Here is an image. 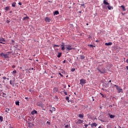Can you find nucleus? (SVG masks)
<instances>
[{"label":"nucleus","mask_w":128,"mask_h":128,"mask_svg":"<svg viewBox=\"0 0 128 128\" xmlns=\"http://www.w3.org/2000/svg\"><path fill=\"white\" fill-rule=\"evenodd\" d=\"M110 118H114V115H110Z\"/></svg>","instance_id":"nucleus-28"},{"label":"nucleus","mask_w":128,"mask_h":128,"mask_svg":"<svg viewBox=\"0 0 128 128\" xmlns=\"http://www.w3.org/2000/svg\"><path fill=\"white\" fill-rule=\"evenodd\" d=\"M68 125H66V128H68Z\"/></svg>","instance_id":"nucleus-50"},{"label":"nucleus","mask_w":128,"mask_h":128,"mask_svg":"<svg viewBox=\"0 0 128 128\" xmlns=\"http://www.w3.org/2000/svg\"><path fill=\"white\" fill-rule=\"evenodd\" d=\"M0 121L4 122V117L0 116Z\"/></svg>","instance_id":"nucleus-22"},{"label":"nucleus","mask_w":128,"mask_h":128,"mask_svg":"<svg viewBox=\"0 0 128 128\" xmlns=\"http://www.w3.org/2000/svg\"><path fill=\"white\" fill-rule=\"evenodd\" d=\"M0 40H2V39H1V38H0Z\"/></svg>","instance_id":"nucleus-63"},{"label":"nucleus","mask_w":128,"mask_h":128,"mask_svg":"<svg viewBox=\"0 0 128 128\" xmlns=\"http://www.w3.org/2000/svg\"><path fill=\"white\" fill-rule=\"evenodd\" d=\"M126 70H128V66H126Z\"/></svg>","instance_id":"nucleus-48"},{"label":"nucleus","mask_w":128,"mask_h":128,"mask_svg":"<svg viewBox=\"0 0 128 128\" xmlns=\"http://www.w3.org/2000/svg\"><path fill=\"white\" fill-rule=\"evenodd\" d=\"M12 68H16V66L13 65V66H12Z\"/></svg>","instance_id":"nucleus-45"},{"label":"nucleus","mask_w":128,"mask_h":128,"mask_svg":"<svg viewBox=\"0 0 128 128\" xmlns=\"http://www.w3.org/2000/svg\"><path fill=\"white\" fill-rule=\"evenodd\" d=\"M12 6H13V8H16V2L12 4Z\"/></svg>","instance_id":"nucleus-26"},{"label":"nucleus","mask_w":128,"mask_h":128,"mask_svg":"<svg viewBox=\"0 0 128 128\" xmlns=\"http://www.w3.org/2000/svg\"><path fill=\"white\" fill-rule=\"evenodd\" d=\"M8 54H10V52H8Z\"/></svg>","instance_id":"nucleus-62"},{"label":"nucleus","mask_w":128,"mask_h":128,"mask_svg":"<svg viewBox=\"0 0 128 128\" xmlns=\"http://www.w3.org/2000/svg\"><path fill=\"white\" fill-rule=\"evenodd\" d=\"M6 80H10V78H6Z\"/></svg>","instance_id":"nucleus-54"},{"label":"nucleus","mask_w":128,"mask_h":128,"mask_svg":"<svg viewBox=\"0 0 128 128\" xmlns=\"http://www.w3.org/2000/svg\"><path fill=\"white\" fill-rule=\"evenodd\" d=\"M98 42V40H96V42Z\"/></svg>","instance_id":"nucleus-58"},{"label":"nucleus","mask_w":128,"mask_h":128,"mask_svg":"<svg viewBox=\"0 0 128 128\" xmlns=\"http://www.w3.org/2000/svg\"><path fill=\"white\" fill-rule=\"evenodd\" d=\"M63 62H64V64H66V60H64L63 61Z\"/></svg>","instance_id":"nucleus-43"},{"label":"nucleus","mask_w":128,"mask_h":128,"mask_svg":"<svg viewBox=\"0 0 128 128\" xmlns=\"http://www.w3.org/2000/svg\"><path fill=\"white\" fill-rule=\"evenodd\" d=\"M74 94H76V92H74Z\"/></svg>","instance_id":"nucleus-61"},{"label":"nucleus","mask_w":128,"mask_h":128,"mask_svg":"<svg viewBox=\"0 0 128 128\" xmlns=\"http://www.w3.org/2000/svg\"><path fill=\"white\" fill-rule=\"evenodd\" d=\"M58 74H60V76H62V78H63V77H64V75H62V73L59 72V73H58Z\"/></svg>","instance_id":"nucleus-30"},{"label":"nucleus","mask_w":128,"mask_h":128,"mask_svg":"<svg viewBox=\"0 0 128 128\" xmlns=\"http://www.w3.org/2000/svg\"><path fill=\"white\" fill-rule=\"evenodd\" d=\"M112 42H109L108 43H105V46H112Z\"/></svg>","instance_id":"nucleus-15"},{"label":"nucleus","mask_w":128,"mask_h":128,"mask_svg":"<svg viewBox=\"0 0 128 128\" xmlns=\"http://www.w3.org/2000/svg\"><path fill=\"white\" fill-rule=\"evenodd\" d=\"M80 58L81 60H84V58H86V57L84 56H80Z\"/></svg>","instance_id":"nucleus-19"},{"label":"nucleus","mask_w":128,"mask_h":128,"mask_svg":"<svg viewBox=\"0 0 128 128\" xmlns=\"http://www.w3.org/2000/svg\"><path fill=\"white\" fill-rule=\"evenodd\" d=\"M31 70H34V68H31Z\"/></svg>","instance_id":"nucleus-56"},{"label":"nucleus","mask_w":128,"mask_h":128,"mask_svg":"<svg viewBox=\"0 0 128 128\" xmlns=\"http://www.w3.org/2000/svg\"><path fill=\"white\" fill-rule=\"evenodd\" d=\"M50 112H56V108L53 107V108H50Z\"/></svg>","instance_id":"nucleus-11"},{"label":"nucleus","mask_w":128,"mask_h":128,"mask_svg":"<svg viewBox=\"0 0 128 128\" xmlns=\"http://www.w3.org/2000/svg\"><path fill=\"white\" fill-rule=\"evenodd\" d=\"M10 84H12V86H14V83L12 81V80H10Z\"/></svg>","instance_id":"nucleus-21"},{"label":"nucleus","mask_w":128,"mask_h":128,"mask_svg":"<svg viewBox=\"0 0 128 128\" xmlns=\"http://www.w3.org/2000/svg\"><path fill=\"white\" fill-rule=\"evenodd\" d=\"M82 6H84V8H86V6H84V4H81Z\"/></svg>","instance_id":"nucleus-36"},{"label":"nucleus","mask_w":128,"mask_h":128,"mask_svg":"<svg viewBox=\"0 0 128 128\" xmlns=\"http://www.w3.org/2000/svg\"><path fill=\"white\" fill-rule=\"evenodd\" d=\"M86 84V80L84 79H81L80 80V84H82V86H84Z\"/></svg>","instance_id":"nucleus-5"},{"label":"nucleus","mask_w":128,"mask_h":128,"mask_svg":"<svg viewBox=\"0 0 128 128\" xmlns=\"http://www.w3.org/2000/svg\"><path fill=\"white\" fill-rule=\"evenodd\" d=\"M114 86H116V90H118V94H120V92H122V89L120 88L118 86L116 85H114Z\"/></svg>","instance_id":"nucleus-4"},{"label":"nucleus","mask_w":128,"mask_h":128,"mask_svg":"<svg viewBox=\"0 0 128 128\" xmlns=\"http://www.w3.org/2000/svg\"><path fill=\"white\" fill-rule=\"evenodd\" d=\"M10 8H8V6H6L5 8V10H8V9Z\"/></svg>","instance_id":"nucleus-29"},{"label":"nucleus","mask_w":128,"mask_h":128,"mask_svg":"<svg viewBox=\"0 0 128 128\" xmlns=\"http://www.w3.org/2000/svg\"><path fill=\"white\" fill-rule=\"evenodd\" d=\"M64 92L66 96H68V92H66V91H64Z\"/></svg>","instance_id":"nucleus-34"},{"label":"nucleus","mask_w":128,"mask_h":128,"mask_svg":"<svg viewBox=\"0 0 128 128\" xmlns=\"http://www.w3.org/2000/svg\"><path fill=\"white\" fill-rule=\"evenodd\" d=\"M50 78H54V77L52 76Z\"/></svg>","instance_id":"nucleus-57"},{"label":"nucleus","mask_w":128,"mask_h":128,"mask_svg":"<svg viewBox=\"0 0 128 128\" xmlns=\"http://www.w3.org/2000/svg\"><path fill=\"white\" fill-rule=\"evenodd\" d=\"M66 100H70V97H68V96H66Z\"/></svg>","instance_id":"nucleus-33"},{"label":"nucleus","mask_w":128,"mask_h":128,"mask_svg":"<svg viewBox=\"0 0 128 128\" xmlns=\"http://www.w3.org/2000/svg\"><path fill=\"white\" fill-rule=\"evenodd\" d=\"M109 82H112V80H110Z\"/></svg>","instance_id":"nucleus-51"},{"label":"nucleus","mask_w":128,"mask_h":128,"mask_svg":"<svg viewBox=\"0 0 128 128\" xmlns=\"http://www.w3.org/2000/svg\"><path fill=\"white\" fill-rule=\"evenodd\" d=\"M98 70L100 72L101 74H106V72H108V70L106 69L105 68H98Z\"/></svg>","instance_id":"nucleus-1"},{"label":"nucleus","mask_w":128,"mask_h":128,"mask_svg":"<svg viewBox=\"0 0 128 128\" xmlns=\"http://www.w3.org/2000/svg\"><path fill=\"white\" fill-rule=\"evenodd\" d=\"M103 2L104 4H106V6H108L110 4V3L108 2L106 0H104Z\"/></svg>","instance_id":"nucleus-10"},{"label":"nucleus","mask_w":128,"mask_h":128,"mask_svg":"<svg viewBox=\"0 0 128 128\" xmlns=\"http://www.w3.org/2000/svg\"><path fill=\"white\" fill-rule=\"evenodd\" d=\"M74 70H76V69L74 68H72V70H71V72H74Z\"/></svg>","instance_id":"nucleus-32"},{"label":"nucleus","mask_w":128,"mask_h":128,"mask_svg":"<svg viewBox=\"0 0 128 128\" xmlns=\"http://www.w3.org/2000/svg\"><path fill=\"white\" fill-rule=\"evenodd\" d=\"M39 106H42V104H40L39 105Z\"/></svg>","instance_id":"nucleus-47"},{"label":"nucleus","mask_w":128,"mask_h":128,"mask_svg":"<svg viewBox=\"0 0 128 128\" xmlns=\"http://www.w3.org/2000/svg\"><path fill=\"white\" fill-rule=\"evenodd\" d=\"M79 12H80V14H81V13H82V12L80 11Z\"/></svg>","instance_id":"nucleus-55"},{"label":"nucleus","mask_w":128,"mask_h":128,"mask_svg":"<svg viewBox=\"0 0 128 128\" xmlns=\"http://www.w3.org/2000/svg\"><path fill=\"white\" fill-rule=\"evenodd\" d=\"M98 126V124H96V123H93L92 124H91V128H94V126Z\"/></svg>","instance_id":"nucleus-9"},{"label":"nucleus","mask_w":128,"mask_h":128,"mask_svg":"<svg viewBox=\"0 0 128 128\" xmlns=\"http://www.w3.org/2000/svg\"><path fill=\"white\" fill-rule=\"evenodd\" d=\"M88 124V126L90 125V123H89V124Z\"/></svg>","instance_id":"nucleus-59"},{"label":"nucleus","mask_w":128,"mask_h":128,"mask_svg":"<svg viewBox=\"0 0 128 128\" xmlns=\"http://www.w3.org/2000/svg\"><path fill=\"white\" fill-rule=\"evenodd\" d=\"M12 74H13V76H16V70H14L13 72H12Z\"/></svg>","instance_id":"nucleus-8"},{"label":"nucleus","mask_w":128,"mask_h":128,"mask_svg":"<svg viewBox=\"0 0 128 128\" xmlns=\"http://www.w3.org/2000/svg\"><path fill=\"white\" fill-rule=\"evenodd\" d=\"M86 26H88V24L87 23V24H86Z\"/></svg>","instance_id":"nucleus-60"},{"label":"nucleus","mask_w":128,"mask_h":128,"mask_svg":"<svg viewBox=\"0 0 128 128\" xmlns=\"http://www.w3.org/2000/svg\"><path fill=\"white\" fill-rule=\"evenodd\" d=\"M28 18H28V16H26L23 18V20H25L28 19Z\"/></svg>","instance_id":"nucleus-25"},{"label":"nucleus","mask_w":128,"mask_h":128,"mask_svg":"<svg viewBox=\"0 0 128 128\" xmlns=\"http://www.w3.org/2000/svg\"><path fill=\"white\" fill-rule=\"evenodd\" d=\"M68 88H70V85L68 86Z\"/></svg>","instance_id":"nucleus-52"},{"label":"nucleus","mask_w":128,"mask_h":128,"mask_svg":"<svg viewBox=\"0 0 128 128\" xmlns=\"http://www.w3.org/2000/svg\"><path fill=\"white\" fill-rule=\"evenodd\" d=\"M58 14H60V12H58V10H56L54 12V16H58Z\"/></svg>","instance_id":"nucleus-14"},{"label":"nucleus","mask_w":128,"mask_h":128,"mask_svg":"<svg viewBox=\"0 0 128 128\" xmlns=\"http://www.w3.org/2000/svg\"><path fill=\"white\" fill-rule=\"evenodd\" d=\"M1 40H2V42H6V40H4V38L1 39Z\"/></svg>","instance_id":"nucleus-40"},{"label":"nucleus","mask_w":128,"mask_h":128,"mask_svg":"<svg viewBox=\"0 0 128 128\" xmlns=\"http://www.w3.org/2000/svg\"><path fill=\"white\" fill-rule=\"evenodd\" d=\"M66 48L67 50H72L74 48H72L70 45H67Z\"/></svg>","instance_id":"nucleus-6"},{"label":"nucleus","mask_w":128,"mask_h":128,"mask_svg":"<svg viewBox=\"0 0 128 128\" xmlns=\"http://www.w3.org/2000/svg\"><path fill=\"white\" fill-rule=\"evenodd\" d=\"M10 112V108H6V112Z\"/></svg>","instance_id":"nucleus-27"},{"label":"nucleus","mask_w":128,"mask_h":128,"mask_svg":"<svg viewBox=\"0 0 128 128\" xmlns=\"http://www.w3.org/2000/svg\"><path fill=\"white\" fill-rule=\"evenodd\" d=\"M84 126H85V128H88V124H85Z\"/></svg>","instance_id":"nucleus-35"},{"label":"nucleus","mask_w":128,"mask_h":128,"mask_svg":"<svg viewBox=\"0 0 128 128\" xmlns=\"http://www.w3.org/2000/svg\"><path fill=\"white\" fill-rule=\"evenodd\" d=\"M3 80H6V76H3L2 77Z\"/></svg>","instance_id":"nucleus-37"},{"label":"nucleus","mask_w":128,"mask_h":128,"mask_svg":"<svg viewBox=\"0 0 128 128\" xmlns=\"http://www.w3.org/2000/svg\"><path fill=\"white\" fill-rule=\"evenodd\" d=\"M82 122H84V120H76L75 121L76 124H82Z\"/></svg>","instance_id":"nucleus-3"},{"label":"nucleus","mask_w":128,"mask_h":128,"mask_svg":"<svg viewBox=\"0 0 128 128\" xmlns=\"http://www.w3.org/2000/svg\"><path fill=\"white\" fill-rule=\"evenodd\" d=\"M44 20L46 22H50V20H50V18L48 17H46L44 18Z\"/></svg>","instance_id":"nucleus-7"},{"label":"nucleus","mask_w":128,"mask_h":128,"mask_svg":"<svg viewBox=\"0 0 128 128\" xmlns=\"http://www.w3.org/2000/svg\"><path fill=\"white\" fill-rule=\"evenodd\" d=\"M0 56L4 58H10V55L8 54H4L3 52L0 54Z\"/></svg>","instance_id":"nucleus-2"},{"label":"nucleus","mask_w":128,"mask_h":128,"mask_svg":"<svg viewBox=\"0 0 128 128\" xmlns=\"http://www.w3.org/2000/svg\"><path fill=\"white\" fill-rule=\"evenodd\" d=\"M37 113H38V112H36V110H34L31 112V114L34 115V114H37Z\"/></svg>","instance_id":"nucleus-12"},{"label":"nucleus","mask_w":128,"mask_h":128,"mask_svg":"<svg viewBox=\"0 0 128 128\" xmlns=\"http://www.w3.org/2000/svg\"><path fill=\"white\" fill-rule=\"evenodd\" d=\"M28 92H32V90H28Z\"/></svg>","instance_id":"nucleus-53"},{"label":"nucleus","mask_w":128,"mask_h":128,"mask_svg":"<svg viewBox=\"0 0 128 128\" xmlns=\"http://www.w3.org/2000/svg\"><path fill=\"white\" fill-rule=\"evenodd\" d=\"M61 72L62 74H64V72H64V70H61Z\"/></svg>","instance_id":"nucleus-31"},{"label":"nucleus","mask_w":128,"mask_h":128,"mask_svg":"<svg viewBox=\"0 0 128 128\" xmlns=\"http://www.w3.org/2000/svg\"><path fill=\"white\" fill-rule=\"evenodd\" d=\"M18 4H19V6H22V2H19L18 3Z\"/></svg>","instance_id":"nucleus-42"},{"label":"nucleus","mask_w":128,"mask_h":128,"mask_svg":"<svg viewBox=\"0 0 128 128\" xmlns=\"http://www.w3.org/2000/svg\"><path fill=\"white\" fill-rule=\"evenodd\" d=\"M16 106H20V101L18 100L16 102Z\"/></svg>","instance_id":"nucleus-23"},{"label":"nucleus","mask_w":128,"mask_h":128,"mask_svg":"<svg viewBox=\"0 0 128 128\" xmlns=\"http://www.w3.org/2000/svg\"><path fill=\"white\" fill-rule=\"evenodd\" d=\"M54 48L56 47V46L58 47V46H60L56 45V44H54Z\"/></svg>","instance_id":"nucleus-39"},{"label":"nucleus","mask_w":128,"mask_h":128,"mask_svg":"<svg viewBox=\"0 0 128 128\" xmlns=\"http://www.w3.org/2000/svg\"><path fill=\"white\" fill-rule=\"evenodd\" d=\"M121 8H122L124 12H126V8H124V6L122 5V6H121Z\"/></svg>","instance_id":"nucleus-20"},{"label":"nucleus","mask_w":128,"mask_h":128,"mask_svg":"<svg viewBox=\"0 0 128 128\" xmlns=\"http://www.w3.org/2000/svg\"><path fill=\"white\" fill-rule=\"evenodd\" d=\"M26 100H28V97H26Z\"/></svg>","instance_id":"nucleus-49"},{"label":"nucleus","mask_w":128,"mask_h":128,"mask_svg":"<svg viewBox=\"0 0 128 128\" xmlns=\"http://www.w3.org/2000/svg\"><path fill=\"white\" fill-rule=\"evenodd\" d=\"M0 44H4V42L0 41Z\"/></svg>","instance_id":"nucleus-44"},{"label":"nucleus","mask_w":128,"mask_h":128,"mask_svg":"<svg viewBox=\"0 0 128 128\" xmlns=\"http://www.w3.org/2000/svg\"><path fill=\"white\" fill-rule=\"evenodd\" d=\"M12 128V127H11V128Z\"/></svg>","instance_id":"nucleus-64"},{"label":"nucleus","mask_w":128,"mask_h":128,"mask_svg":"<svg viewBox=\"0 0 128 128\" xmlns=\"http://www.w3.org/2000/svg\"><path fill=\"white\" fill-rule=\"evenodd\" d=\"M46 124H47L50 125V122H46Z\"/></svg>","instance_id":"nucleus-38"},{"label":"nucleus","mask_w":128,"mask_h":128,"mask_svg":"<svg viewBox=\"0 0 128 128\" xmlns=\"http://www.w3.org/2000/svg\"><path fill=\"white\" fill-rule=\"evenodd\" d=\"M108 8L109 10H114V7L113 6H110V4L108 5Z\"/></svg>","instance_id":"nucleus-13"},{"label":"nucleus","mask_w":128,"mask_h":128,"mask_svg":"<svg viewBox=\"0 0 128 128\" xmlns=\"http://www.w3.org/2000/svg\"><path fill=\"white\" fill-rule=\"evenodd\" d=\"M57 56L58 58H60V56H62V52H58Z\"/></svg>","instance_id":"nucleus-18"},{"label":"nucleus","mask_w":128,"mask_h":128,"mask_svg":"<svg viewBox=\"0 0 128 128\" xmlns=\"http://www.w3.org/2000/svg\"><path fill=\"white\" fill-rule=\"evenodd\" d=\"M89 46H91V48H92V46H92V44H90V45H88Z\"/></svg>","instance_id":"nucleus-46"},{"label":"nucleus","mask_w":128,"mask_h":128,"mask_svg":"<svg viewBox=\"0 0 128 128\" xmlns=\"http://www.w3.org/2000/svg\"><path fill=\"white\" fill-rule=\"evenodd\" d=\"M62 47V50H64L65 48H64V45H62L61 46Z\"/></svg>","instance_id":"nucleus-24"},{"label":"nucleus","mask_w":128,"mask_h":128,"mask_svg":"<svg viewBox=\"0 0 128 128\" xmlns=\"http://www.w3.org/2000/svg\"><path fill=\"white\" fill-rule=\"evenodd\" d=\"M78 116H79V118H84V114H80Z\"/></svg>","instance_id":"nucleus-16"},{"label":"nucleus","mask_w":128,"mask_h":128,"mask_svg":"<svg viewBox=\"0 0 128 128\" xmlns=\"http://www.w3.org/2000/svg\"><path fill=\"white\" fill-rule=\"evenodd\" d=\"M6 96V94L4 92H2V94L0 93V96Z\"/></svg>","instance_id":"nucleus-17"},{"label":"nucleus","mask_w":128,"mask_h":128,"mask_svg":"<svg viewBox=\"0 0 128 128\" xmlns=\"http://www.w3.org/2000/svg\"><path fill=\"white\" fill-rule=\"evenodd\" d=\"M100 94L104 98V94L100 93Z\"/></svg>","instance_id":"nucleus-41"}]
</instances>
